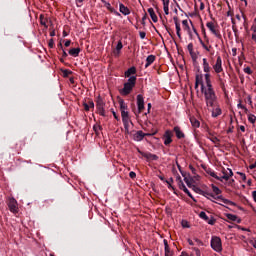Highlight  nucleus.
I'll use <instances>...</instances> for the list:
<instances>
[{"label": "nucleus", "instance_id": "f257e3e1", "mask_svg": "<svg viewBox=\"0 0 256 256\" xmlns=\"http://www.w3.org/2000/svg\"><path fill=\"white\" fill-rule=\"evenodd\" d=\"M205 83L207 89L202 92L205 95L206 105L207 107H215V103H217V95L215 94V90H213V85H211V74H205Z\"/></svg>", "mask_w": 256, "mask_h": 256}, {"label": "nucleus", "instance_id": "f03ea898", "mask_svg": "<svg viewBox=\"0 0 256 256\" xmlns=\"http://www.w3.org/2000/svg\"><path fill=\"white\" fill-rule=\"evenodd\" d=\"M135 85H137V76H131L127 82L124 83V87L120 90V94L127 97V95H130L131 91H133Z\"/></svg>", "mask_w": 256, "mask_h": 256}, {"label": "nucleus", "instance_id": "7ed1b4c3", "mask_svg": "<svg viewBox=\"0 0 256 256\" xmlns=\"http://www.w3.org/2000/svg\"><path fill=\"white\" fill-rule=\"evenodd\" d=\"M210 247L213 249V251H216V253H221V251H223V244L221 242V238L219 236H212L210 241Z\"/></svg>", "mask_w": 256, "mask_h": 256}, {"label": "nucleus", "instance_id": "20e7f679", "mask_svg": "<svg viewBox=\"0 0 256 256\" xmlns=\"http://www.w3.org/2000/svg\"><path fill=\"white\" fill-rule=\"evenodd\" d=\"M137 107H138V111L134 112L136 117L137 115H140V113H143V111H145V99L141 94L137 95Z\"/></svg>", "mask_w": 256, "mask_h": 256}, {"label": "nucleus", "instance_id": "39448f33", "mask_svg": "<svg viewBox=\"0 0 256 256\" xmlns=\"http://www.w3.org/2000/svg\"><path fill=\"white\" fill-rule=\"evenodd\" d=\"M96 109L102 117H105V101H103V98L101 96H98L96 100Z\"/></svg>", "mask_w": 256, "mask_h": 256}, {"label": "nucleus", "instance_id": "423d86ee", "mask_svg": "<svg viewBox=\"0 0 256 256\" xmlns=\"http://www.w3.org/2000/svg\"><path fill=\"white\" fill-rule=\"evenodd\" d=\"M207 133V139H209L212 143L215 145H219L221 143V140L215 136V132L211 130L210 128H206Z\"/></svg>", "mask_w": 256, "mask_h": 256}, {"label": "nucleus", "instance_id": "0eeeda50", "mask_svg": "<svg viewBox=\"0 0 256 256\" xmlns=\"http://www.w3.org/2000/svg\"><path fill=\"white\" fill-rule=\"evenodd\" d=\"M206 27H208L209 31H211L212 35H215V37H217V39H222L221 32H219V30L215 29V23L207 22Z\"/></svg>", "mask_w": 256, "mask_h": 256}, {"label": "nucleus", "instance_id": "6e6552de", "mask_svg": "<svg viewBox=\"0 0 256 256\" xmlns=\"http://www.w3.org/2000/svg\"><path fill=\"white\" fill-rule=\"evenodd\" d=\"M172 137H173V132H171V130H166L163 135L164 145L169 147V145H171V143H173Z\"/></svg>", "mask_w": 256, "mask_h": 256}, {"label": "nucleus", "instance_id": "1a4fd4ad", "mask_svg": "<svg viewBox=\"0 0 256 256\" xmlns=\"http://www.w3.org/2000/svg\"><path fill=\"white\" fill-rule=\"evenodd\" d=\"M223 61L221 60V56H217L216 63L213 65V69L215 73H221L223 71Z\"/></svg>", "mask_w": 256, "mask_h": 256}, {"label": "nucleus", "instance_id": "9d476101", "mask_svg": "<svg viewBox=\"0 0 256 256\" xmlns=\"http://www.w3.org/2000/svg\"><path fill=\"white\" fill-rule=\"evenodd\" d=\"M222 173H223V176L222 177H220V179L221 180H219V181H221V182H223V179L225 180V181H229V178L230 177H233V170H231V169H225V168H223L222 169Z\"/></svg>", "mask_w": 256, "mask_h": 256}, {"label": "nucleus", "instance_id": "9b49d317", "mask_svg": "<svg viewBox=\"0 0 256 256\" xmlns=\"http://www.w3.org/2000/svg\"><path fill=\"white\" fill-rule=\"evenodd\" d=\"M137 75V68L135 66H132L127 69V71L124 72V77L131 79V77H135Z\"/></svg>", "mask_w": 256, "mask_h": 256}, {"label": "nucleus", "instance_id": "f8f14e48", "mask_svg": "<svg viewBox=\"0 0 256 256\" xmlns=\"http://www.w3.org/2000/svg\"><path fill=\"white\" fill-rule=\"evenodd\" d=\"M201 85V90L204 91L205 85L203 84V75L202 74H196L195 77V89H197Z\"/></svg>", "mask_w": 256, "mask_h": 256}, {"label": "nucleus", "instance_id": "ddd939ff", "mask_svg": "<svg viewBox=\"0 0 256 256\" xmlns=\"http://www.w3.org/2000/svg\"><path fill=\"white\" fill-rule=\"evenodd\" d=\"M8 207H9L11 213H17V211H18L17 200H15V198H10L8 201Z\"/></svg>", "mask_w": 256, "mask_h": 256}, {"label": "nucleus", "instance_id": "4468645a", "mask_svg": "<svg viewBox=\"0 0 256 256\" xmlns=\"http://www.w3.org/2000/svg\"><path fill=\"white\" fill-rule=\"evenodd\" d=\"M133 139L135 141H143V139H145V133L141 130L139 131H136L134 134H133Z\"/></svg>", "mask_w": 256, "mask_h": 256}, {"label": "nucleus", "instance_id": "2eb2a0df", "mask_svg": "<svg viewBox=\"0 0 256 256\" xmlns=\"http://www.w3.org/2000/svg\"><path fill=\"white\" fill-rule=\"evenodd\" d=\"M155 59H157V57L153 54L149 55L146 58V64H145V69H147L148 67H151V65H153V63H155Z\"/></svg>", "mask_w": 256, "mask_h": 256}, {"label": "nucleus", "instance_id": "dca6fc26", "mask_svg": "<svg viewBox=\"0 0 256 256\" xmlns=\"http://www.w3.org/2000/svg\"><path fill=\"white\" fill-rule=\"evenodd\" d=\"M173 19L176 27V35L179 37V39H181V24L179 23L177 16H175Z\"/></svg>", "mask_w": 256, "mask_h": 256}, {"label": "nucleus", "instance_id": "f3484780", "mask_svg": "<svg viewBox=\"0 0 256 256\" xmlns=\"http://www.w3.org/2000/svg\"><path fill=\"white\" fill-rule=\"evenodd\" d=\"M119 11L122 15H131V10H129V8L123 3L119 4Z\"/></svg>", "mask_w": 256, "mask_h": 256}, {"label": "nucleus", "instance_id": "a211bd4d", "mask_svg": "<svg viewBox=\"0 0 256 256\" xmlns=\"http://www.w3.org/2000/svg\"><path fill=\"white\" fill-rule=\"evenodd\" d=\"M174 133L176 134L177 139H185V133L181 131L179 126L174 127Z\"/></svg>", "mask_w": 256, "mask_h": 256}, {"label": "nucleus", "instance_id": "6ab92c4d", "mask_svg": "<svg viewBox=\"0 0 256 256\" xmlns=\"http://www.w3.org/2000/svg\"><path fill=\"white\" fill-rule=\"evenodd\" d=\"M203 71L206 75H209L211 72V66H209V62H207V58H203Z\"/></svg>", "mask_w": 256, "mask_h": 256}, {"label": "nucleus", "instance_id": "aec40b11", "mask_svg": "<svg viewBox=\"0 0 256 256\" xmlns=\"http://www.w3.org/2000/svg\"><path fill=\"white\" fill-rule=\"evenodd\" d=\"M210 197H212L213 199H220L222 202L225 203V205H235V203H233L231 200H227L225 198H223V196H217L215 197L212 194H208Z\"/></svg>", "mask_w": 256, "mask_h": 256}, {"label": "nucleus", "instance_id": "412c9836", "mask_svg": "<svg viewBox=\"0 0 256 256\" xmlns=\"http://www.w3.org/2000/svg\"><path fill=\"white\" fill-rule=\"evenodd\" d=\"M190 123L195 129H199V127H201V122H199L195 116L190 117Z\"/></svg>", "mask_w": 256, "mask_h": 256}, {"label": "nucleus", "instance_id": "4be33fe9", "mask_svg": "<svg viewBox=\"0 0 256 256\" xmlns=\"http://www.w3.org/2000/svg\"><path fill=\"white\" fill-rule=\"evenodd\" d=\"M177 181L179 189H181V191H184V193H186V191H189V189H187V186H185V183H183V180H181V176L177 177Z\"/></svg>", "mask_w": 256, "mask_h": 256}, {"label": "nucleus", "instance_id": "5701e85b", "mask_svg": "<svg viewBox=\"0 0 256 256\" xmlns=\"http://www.w3.org/2000/svg\"><path fill=\"white\" fill-rule=\"evenodd\" d=\"M68 53L69 55H71V57H79V53H81V48H71Z\"/></svg>", "mask_w": 256, "mask_h": 256}, {"label": "nucleus", "instance_id": "b1692460", "mask_svg": "<svg viewBox=\"0 0 256 256\" xmlns=\"http://www.w3.org/2000/svg\"><path fill=\"white\" fill-rule=\"evenodd\" d=\"M148 13H149V15H150L152 21H153L154 23H157L158 18H157V14H155V10H154L153 8H149V9H148Z\"/></svg>", "mask_w": 256, "mask_h": 256}, {"label": "nucleus", "instance_id": "393cba45", "mask_svg": "<svg viewBox=\"0 0 256 256\" xmlns=\"http://www.w3.org/2000/svg\"><path fill=\"white\" fill-rule=\"evenodd\" d=\"M190 249L192 250V252L189 256H201V250H199V248L191 247Z\"/></svg>", "mask_w": 256, "mask_h": 256}, {"label": "nucleus", "instance_id": "a878e982", "mask_svg": "<svg viewBox=\"0 0 256 256\" xmlns=\"http://www.w3.org/2000/svg\"><path fill=\"white\" fill-rule=\"evenodd\" d=\"M144 157L146 159H151L152 161H157L159 160V156L155 155V154H151V153H146L144 154Z\"/></svg>", "mask_w": 256, "mask_h": 256}, {"label": "nucleus", "instance_id": "bb28decb", "mask_svg": "<svg viewBox=\"0 0 256 256\" xmlns=\"http://www.w3.org/2000/svg\"><path fill=\"white\" fill-rule=\"evenodd\" d=\"M226 217L229 221H237V223H241V219H238L235 214H226Z\"/></svg>", "mask_w": 256, "mask_h": 256}, {"label": "nucleus", "instance_id": "cd10ccee", "mask_svg": "<svg viewBox=\"0 0 256 256\" xmlns=\"http://www.w3.org/2000/svg\"><path fill=\"white\" fill-rule=\"evenodd\" d=\"M222 111L219 107L213 108L212 109V117H219L221 115Z\"/></svg>", "mask_w": 256, "mask_h": 256}, {"label": "nucleus", "instance_id": "c85d7f7f", "mask_svg": "<svg viewBox=\"0 0 256 256\" xmlns=\"http://www.w3.org/2000/svg\"><path fill=\"white\" fill-rule=\"evenodd\" d=\"M121 117L122 121H131V119L129 118V112L127 110L121 112Z\"/></svg>", "mask_w": 256, "mask_h": 256}, {"label": "nucleus", "instance_id": "c756f323", "mask_svg": "<svg viewBox=\"0 0 256 256\" xmlns=\"http://www.w3.org/2000/svg\"><path fill=\"white\" fill-rule=\"evenodd\" d=\"M207 173H208V175H210V177L217 179V181H221V178L219 176H217V173H215V171L209 169V170H207Z\"/></svg>", "mask_w": 256, "mask_h": 256}, {"label": "nucleus", "instance_id": "7c9ffc66", "mask_svg": "<svg viewBox=\"0 0 256 256\" xmlns=\"http://www.w3.org/2000/svg\"><path fill=\"white\" fill-rule=\"evenodd\" d=\"M119 105H120V111H127V104L125 103V100H119Z\"/></svg>", "mask_w": 256, "mask_h": 256}, {"label": "nucleus", "instance_id": "2f4dec72", "mask_svg": "<svg viewBox=\"0 0 256 256\" xmlns=\"http://www.w3.org/2000/svg\"><path fill=\"white\" fill-rule=\"evenodd\" d=\"M40 24H41L43 27H46V28H47V18H45V16H43V15H40Z\"/></svg>", "mask_w": 256, "mask_h": 256}, {"label": "nucleus", "instance_id": "473e14b6", "mask_svg": "<svg viewBox=\"0 0 256 256\" xmlns=\"http://www.w3.org/2000/svg\"><path fill=\"white\" fill-rule=\"evenodd\" d=\"M199 217H200V219H203L204 221H209V216H207V213H205L204 211L199 213Z\"/></svg>", "mask_w": 256, "mask_h": 256}, {"label": "nucleus", "instance_id": "72a5a7b5", "mask_svg": "<svg viewBox=\"0 0 256 256\" xmlns=\"http://www.w3.org/2000/svg\"><path fill=\"white\" fill-rule=\"evenodd\" d=\"M93 129H94V132L96 133V135H99V131H103V126H101V125H94Z\"/></svg>", "mask_w": 256, "mask_h": 256}, {"label": "nucleus", "instance_id": "f704fd0d", "mask_svg": "<svg viewBox=\"0 0 256 256\" xmlns=\"http://www.w3.org/2000/svg\"><path fill=\"white\" fill-rule=\"evenodd\" d=\"M182 25H183L185 31H190L191 28L189 27V21L183 20Z\"/></svg>", "mask_w": 256, "mask_h": 256}, {"label": "nucleus", "instance_id": "c9c22d12", "mask_svg": "<svg viewBox=\"0 0 256 256\" xmlns=\"http://www.w3.org/2000/svg\"><path fill=\"white\" fill-rule=\"evenodd\" d=\"M216 221L217 220L213 216H211V218L208 217V220H206V223H208V225H215Z\"/></svg>", "mask_w": 256, "mask_h": 256}, {"label": "nucleus", "instance_id": "e433bc0d", "mask_svg": "<svg viewBox=\"0 0 256 256\" xmlns=\"http://www.w3.org/2000/svg\"><path fill=\"white\" fill-rule=\"evenodd\" d=\"M248 121H249L250 123H255V121H256V116L253 115V114H249V115H248Z\"/></svg>", "mask_w": 256, "mask_h": 256}, {"label": "nucleus", "instance_id": "4c0bfd02", "mask_svg": "<svg viewBox=\"0 0 256 256\" xmlns=\"http://www.w3.org/2000/svg\"><path fill=\"white\" fill-rule=\"evenodd\" d=\"M165 256H173V252H171V248L169 246L167 248H164Z\"/></svg>", "mask_w": 256, "mask_h": 256}, {"label": "nucleus", "instance_id": "58836bf2", "mask_svg": "<svg viewBox=\"0 0 256 256\" xmlns=\"http://www.w3.org/2000/svg\"><path fill=\"white\" fill-rule=\"evenodd\" d=\"M213 193H215V195H221V189H219V187L217 186H213Z\"/></svg>", "mask_w": 256, "mask_h": 256}, {"label": "nucleus", "instance_id": "ea45409f", "mask_svg": "<svg viewBox=\"0 0 256 256\" xmlns=\"http://www.w3.org/2000/svg\"><path fill=\"white\" fill-rule=\"evenodd\" d=\"M165 182H166L167 185H168V189H175V188L173 187V185H171V184L173 183V178H170L169 180H166Z\"/></svg>", "mask_w": 256, "mask_h": 256}, {"label": "nucleus", "instance_id": "a19ab883", "mask_svg": "<svg viewBox=\"0 0 256 256\" xmlns=\"http://www.w3.org/2000/svg\"><path fill=\"white\" fill-rule=\"evenodd\" d=\"M122 123L124 125V129L127 130L129 129V123H131V120H124Z\"/></svg>", "mask_w": 256, "mask_h": 256}, {"label": "nucleus", "instance_id": "79ce46f5", "mask_svg": "<svg viewBox=\"0 0 256 256\" xmlns=\"http://www.w3.org/2000/svg\"><path fill=\"white\" fill-rule=\"evenodd\" d=\"M115 49L116 51H121V49H123V42H121V40L118 41V44Z\"/></svg>", "mask_w": 256, "mask_h": 256}, {"label": "nucleus", "instance_id": "37998d69", "mask_svg": "<svg viewBox=\"0 0 256 256\" xmlns=\"http://www.w3.org/2000/svg\"><path fill=\"white\" fill-rule=\"evenodd\" d=\"M200 43L203 47V49L207 50V51H211V46H206L205 42H203V40H200Z\"/></svg>", "mask_w": 256, "mask_h": 256}, {"label": "nucleus", "instance_id": "c03bdc74", "mask_svg": "<svg viewBox=\"0 0 256 256\" xmlns=\"http://www.w3.org/2000/svg\"><path fill=\"white\" fill-rule=\"evenodd\" d=\"M82 105H83L85 111H90L91 108L89 107V104L87 103V100L84 101L82 103Z\"/></svg>", "mask_w": 256, "mask_h": 256}, {"label": "nucleus", "instance_id": "a18cd8bd", "mask_svg": "<svg viewBox=\"0 0 256 256\" xmlns=\"http://www.w3.org/2000/svg\"><path fill=\"white\" fill-rule=\"evenodd\" d=\"M87 104L90 107V109H95V103L93 102V100L89 99Z\"/></svg>", "mask_w": 256, "mask_h": 256}, {"label": "nucleus", "instance_id": "49530a36", "mask_svg": "<svg viewBox=\"0 0 256 256\" xmlns=\"http://www.w3.org/2000/svg\"><path fill=\"white\" fill-rule=\"evenodd\" d=\"M238 109H243L245 111V113H247L249 110L247 109V107H245L243 104L240 103L237 105Z\"/></svg>", "mask_w": 256, "mask_h": 256}, {"label": "nucleus", "instance_id": "de8ad7c7", "mask_svg": "<svg viewBox=\"0 0 256 256\" xmlns=\"http://www.w3.org/2000/svg\"><path fill=\"white\" fill-rule=\"evenodd\" d=\"M187 49H188L190 55H193V43H189L187 46Z\"/></svg>", "mask_w": 256, "mask_h": 256}, {"label": "nucleus", "instance_id": "09e8293b", "mask_svg": "<svg viewBox=\"0 0 256 256\" xmlns=\"http://www.w3.org/2000/svg\"><path fill=\"white\" fill-rule=\"evenodd\" d=\"M194 241L199 247H203V241L199 240L198 238H194Z\"/></svg>", "mask_w": 256, "mask_h": 256}, {"label": "nucleus", "instance_id": "8fccbe9b", "mask_svg": "<svg viewBox=\"0 0 256 256\" xmlns=\"http://www.w3.org/2000/svg\"><path fill=\"white\" fill-rule=\"evenodd\" d=\"M48 47H50V49H53V47H55V42L53 41V39L49 40Z\"/></svg>", "mask_w": 256, "mask_h": 256}, {"label": "nucleus", "instance_id": "3c124183", "mask_svg": "<svg viewBox=\"0 0 256 256\" xmlns=\"http://www.w3.org/2000/svg\"><path fill=\"white\" fill-rule=\"evenodd\" d=\"M238 175H240V177H241V179H242L243 181H247V176L245 175V173H243V172H238Z\"/></svg>", "mask_w": 256, "mask_h": 256}, {"label": "nucleus", "instance_id": "603ef678", "mask_svg": "<svg viewBox=\"0 0 256 256\" xmlns=\"http://www.w3.org/2000/svg\"><path fill=\"white\" fill-rule=\"evenodd\" d=\"M113 53H114V57H119V55H121V50H114L113 51Z\"/></svg>", "mask_w": 256, "mask_h": 256}, {"label": "nucleus", "instance_id": "864d4df0", "mask_svg": "<svg viewBox=\"0 0 256 256\" xmlns=\"http://www.w3.org/2000/svg\"><path fill=\"white\" fill-rule=\"evenodd\" d=\"M129 177H130V179H135V177H137V174L135 172L131 171L129 173Z\"/></svg>", "mask_w": 256, "mask_h": 256}, {"label": "nucleus", "instance_id": "5fc2aeb1", "mask_svg": "<svg viewBox=\"0 0 256 256\" xmlns=\"http://www.w3.org/2000/svg\"><path fill=\"white\" fill-rule=\"evenodd\" d=\"M170 0H162L163 7H169Z\"/></svg>", "mask_w": 256, "mask_h": 256}, {"label": "nucleus", "instance_id": "6e6d98bb", "mask_svg": "<svg viewBox=\"0 0 256 256\" xmlns=\"http://www.w3.org/2000/svg\"><path fill=\"white\" fill-rule=\"evenodd\" d=\"M71 73H73L71 70H65L64 77H69V75H71Z\"/></svg>", "mask_w": 256, "mask_h": 256}, {"label": "nucleus", "instance_id": "4d7b16f0", "mask_svg": "<svg viewBox=\"0 0 256 256\" xmlns=\"http://www.w3.org/2000/svg\"><path fill=\"white\" fill-rule=\"evenodd\" d=\"M165 15H169V6H163Z\"/></svg>", "mask_w": 256, "mask_h": 256}, {"label": "nucleus", "instance_id": "13d9d810", "mask_svg": "<svg viewBox=\"0 0 256 256\" xmlns=\"http://www.w3.org/2000/svg\"><path fill=\"white\" fill-rule=\"evenodd\" d=\"M139 36H140L141 39H145V37H147V33L139 32Z\"/></svg>", "mask_w": 256, "mask_h": 256}, {"label": "nucleus", "instance_id": "bf43d9fd", "mask_svg": "<svg viewBox=\"0 0 256 256\" xmlns=\"http://www.w3.org/2000/svg\"><path fill=\"white\" fill-rule=\"evenodd\" d=\"M244 72H246L248 75H251V73H252L250 67H246V68L244 69Z\"/></svg>", "mask_w": 256, "mask_h": 256}, {"label": "nucleus", "instance_id": "052dcab7", "mask_svg": "<svg viewBox=\"0 0 256 256\" xmlns=\"http://www.w3.org/2000/svg\"><path fill=\"white\" fill-rule=\"evenodd\" d=\"M184 181H185L186 185H188V187H191V182L189 181V178L185 177Z\"/></svg>", "mask_w": 256, "mask_h": 256}, {"label": "nucleus", "instance_id": "680f3d73", "mask_svg": "<svg viewBox=\"0 0 256 256\" xmlns=\"http://www.w3.org/2000/svg\"><path fill=\"white\" fill-rule=\"evenodd\" d=\"M163 243H164V249L165 248L167 249V247H169V242L167 241V239H164Z\"/></svg>", "mask_w": 256, "mask_h": 256}, {"label": "nucleus", "instance_id": "e2e57ef3", "mask_svg": "<svg viewBox=\"0 0 256 256\" xmlns=\"http://www.w3.org/2000/svg\"><path fill=\"white\" fill-rule=\"evenodd\" d=\"M57 47H58L59 51H63L64 50L63 49V44L61 42L58 43Z\"/></svg>", "mask_w": 256, "mask_h": 256}, {"label": "nucleus", "instance_id": "0e129e2a", "mask_svg": "<svg viewBox=\"0 0 256 256\" xmlns=\"http://www.w3.org/2000/svg\"><path fill=\"white\" fill-rule=\"evenodd\" d=\"M61 51H62V57H63L64 59H66V57H68L67 52H66L65 50H61Z\"/></svg>", "mask_w": 256, "mask_h": 256}, {"label": "nucleus", "instance_id": "69168bd1", "mask_svg": "<svg viewBox=\"0 0 256 256\" xmlns=\"http://www.w3.org/2000/svg\"><path fill=\"white\" fill-rule=\"evenodd\" d=\"M187 242L189 245H191L193 247V245H195V243L193 242V240H191L190 238L187 239Z\"/></svg>", "mask_w": 256, "mask_h": 256}, {"label": "nucleus", "instance_id": "338daca9", "mask_svg": "<svg viewBox=\"0 0 256 256\" xmlns=\"http://www.w3.org/2000/svg\"><path fill=\"white\" fill-rule=\"evenodd\" d=\"M64 45L65 47H69L71 45V40H67Z\"/></svg>", "mask_w": 256, "mask_h": 256}, {"label": "nucleus", "instance_id": "774afa93", "mask_svg": "<svg viewBox=\"0 0 256 256\" xmlns=\"http://www.w3.org/2000/svg\"><path fill=\"white\" fill-rule=\"evenodd\" d=\"M180 256H189V253L183 251V252H181V255H180Z\"/></svg>", "mask_w": 256, "mask_h": 256}]
</instances>
